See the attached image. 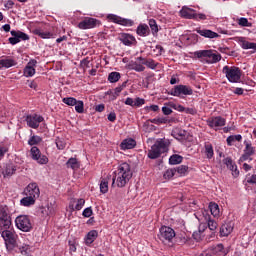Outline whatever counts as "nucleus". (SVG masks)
Returning <instances> with one entry per match:
<instances>
[{
  "instance_id": "nucleus-9",
  "label": "nucleus",
  "mask_w": 256,
  "mask_h": 256,
  "mask_svg": "<svg viewBox=\"0 0 256 256\" xmlns=\"http://www.w3.org/2000/svg\"><path fill=\"white\" fill-rule=\"evenodd\" d=\"M168 95H172L173 97H181V95H193V89L191 86L187 85H176L168 92Z\"/></svg>"
},
{
  "instance_id": "nucleus-11",
  "label": "nucleus",
  "mask_w": 256,
  "mask_h": 256,
  "mask_svg": "<svg viewBox=\"0 0 256 256\" xmlns=\"http://www.w3.org/2000/svg\"><path fill=\"white\" fill-rule=\"evenodd\" d=\"M107 19L110 20L112 23H116L117 25H123V27H133L135 22L131 19L121 18V16H117L115 14H109Z\"/></svg>"
},
{
  "instance_id": "nucleus-46",
  "label": "nucleus",
  "mask_w": 256,
  "mask_h": 256,
  "mask_svg": "<svg viewBox=\"0 0 256 256\" xmlns=\"http://www.w3.org/2000/svg\"><path fill=\"white\" fill-rule=\"evenodd\" d=\"M109 191V181L107 179H102L100 183V192L105 194Z\"/></svg>"
},
{
  "instance_id": "nucleus-42",
  "label": "nucleus",
  "mask_w": 256,
  "mask_h": 256,
  "mask_svg": "<svg viewBox=\"0 0 256 256\" xmlns=\"http://www.w3.org/2000/svg\"><path fill=\"white\" fill-rule=\"evenodd\" d=\"M149 26L153 35H157V33H159V26L157 25V21H155V19L149 20Z\"/></svg>"
},
{
  "instance_id": "nucleus-36",
  "label": "nucleus",
  "mask_w": 256,
  "mask_h": 256,
  "mask_svg": "<svg viewBox=\"0 0 256 256\" xmlns=\"http://www.w3.org/2000/svg\"><path fill=\"white\" fill-rule=\"evenodd\" d=\"M179 163H183V156L179 154H173L169 158V164L170 165H179Z\"/></svg>"
},
{
  "instance_id": "nucleus-52",
  "label": "nucleus",
  "mask_w": 256,
  "mask_h": 256,
  "mask_svg": "<svg viewBox=\"0 0 256 256\" xmlns=\"http://www.w3.org/2000/svg\"><path fill=\"white\" fill-rule=\"evenodd\" d=\"M241 47L242 49H253L255 47V43L249 41H242Z\"/></svg>"
},
{
  "instance_id": "nucleus-37",
  "label": "nucleus",
  "mask_w": 256,
  "mask_h": 256,
  "mask_svg": "<svg viewBox=\"0 0 256 256\" xmlns=\"http://www.w3.org/2000/svg\"><path fill=\"white\" fill-rule=\"evenodd\" d=\"M35 201H36V199L32 198V196H26L21 199L20 203L24 207H31V205H35Z\"/></svg>"
},
{
  "instance_id": "nucleus-41",
  "label": "nucleus",
  "mask_w": 256,
  "mask_h": 256,
  "mask_svg": "<svg viewBox=\"0 0 256 256\" xmlns=\"http://www.w3.org/2000/svg\"><path fill=\"white\" fill-rule=\"evenodd\" d=\"M242 139L243 136H241V134L231 135L226 139L227 145L231 146L233 143H235V141H241Z\"/></svg>"
},
{
  "instance_id": "nucleus-61",
  "label": "nucleus",
  "mask_w": 256,
  "mask_h": 256,
  "mask_svg": "<svg viewBox=\"0 0 256 256\" xmlns=\"http://www.w3.org/2000/svg\"><path fill=\"white\" fill-rule=\"evenodd\" d=\"M124 103L125 105H129L130 107H135V100H133V98H126Z\"/></svg>"
},
{
  "instance_id": "nucleus-57",
  "label": "nucleus",
  "mask_w": 256,
  "mask_h": 256,
  "mask_svg": "<svg viewBox=\"0 0 256 256\" xmlns=\"http://www.w3.org/2000/svg\"><path fill=\"white\" fill-rule=\"evenodd\" d=\"M141 105H145V99L137 97L134 100V107H141Z\"/></svg>"
},
{
  "instance_id": "nucleus-54",
  "label": "nucleus",
  "mask_w": 256,
  "mask_h": 256,
  "mask_svg": "<svg viewBox=\"0 0 256 256\" xmlns=\"http://www.w3.org/2000/svg\"><path fill=\"white\" fill-rule=\"evenodd\" d=\"M192 237H193V239H195V241H201V239H202L201 225L199 226L198 231L193 232Z\"/></svg>"
},
{
  "instance_id": "nucleus-59",
  "label": "nucleus",
  "mask_w": 256,
  "mask_h": 256,
  "mask_svg": "<svg viewBox=\"0 0 256 256\" xmlns=\"http://www.w3.org/2000/svg\"><path fill=\"white\" fill-rule=\"evenodd\" d=\"M125 85H127V82H124L122 84V86L116 87L114 90V95H116V97H119V93H121V91H123V87H125Z\"/></svg>"
},
{
  "instance_id": "nucleus-18",
  "label": "nucleus",
  "mask_w": 256,
  "mask_h": 256,
  "mask_svg": "<svg viewBox=\"0 0 256 256\" xmlns=\"http://www.w3.org/2000/svg\"><path fill=\"white\" fill-rule=\"evenodd\" d=\"M208 125L211 127V129H217L219 127H224L225 125V118L221 116H217L214 118H210L207 120Z\"/></svg>"
},
{
  "instance_id": "nucleus-49",
  "label": "nucleus",
  "mask_w": 256,
  "mask_h": 256,
  "mask_svg": "<svg viewBox=\"0 0 256 256\" xmlns=\"http://www.w3.org/2000/svg\"><path fill=\"white\" fill-rule=\"evenodd\" d=\"M175 173H177V169L175 168L166 170L164 173V179H173V177H175Z\"/></svg>"
},
{
  "instance_id": "nucleus-29",
  "label": "nucleus",
  "mask_w": 256,
  "mask_h": 256,
  "mask_svg": "<svg viewBox=\"0 0 256 256\" xmlns=\"http://www.w3.org/2000/svg\"><path fill=\"white\" fill-rule=\"evenodd\" d=\"M74 203H75V200H72L69 205V207L72 209V211H75V210L81 211L83 209V206L85 205V199H83V198L78 199L75 207L73 206Z\"/></svg>"
},
{
  "instance_id": "nucleus-48",
  "label": "nucleus",
  "mask_w": 256,
  "mask_h": 256,
  "mask_svg": "<svg viewBox=\"0 0 256 256\" xmlns=\"http://www.w3.org/2000/svg\"><path fill=\"white\" fill-rule=\"evenodd\" d=\"M63 103H65V105H69L70 107H75V105L77 104V99H75L74 97H66L62 99Z\"/></svg>"
},
{
  "instance_id": "nucleus-8",
  "label": "nucleus",
  "mask_w": 256,
  "mask_h": 256,
  "mask_svg": "<svg viewBox=\"0 0 256 256\" xmlns=\"http://www.w3.org/2000/svg\"><path fill=\"white\" fill-rule=\"evenodd\" d=\"M158 237L162 243H171L175 237V230L169 226H162Z\"/></svg>"
},
{
  "instance_id": "nucleus-1",
  "label": "nucleus",
  "mask_w": 256,
  "mask_h": 256,
  "mask_svg": "<svg viewBox=\"0 0 256 256\" xmlns=\"http://www.w3.org/2000/svg\"><path fill=\"white\" fill-rule=\"evenodd\" d=\"M131 177H133L131 165H129L127 162H124L119 165L117 172H115V176L112 179V186L115 185L116 181L117 187H125L131 180Z\"/></svg>"
},
{
  "instance_id": "nucleus-15",
  "label": "nucleus",
  "mask_w": 256,
  "mask_h": 256,
  "mask_svg": "<svg viewBox=\"0 0 256 256\" xmlns=\"http://www.w3.org/2000/svg\"><path fill=\"white\" fill-rule=\"evenodd\" d=\"M31 153V157L34 161H37V163H39V165H47L49 163V158H47V156H42L41 159L37 158L39 156V154L41 153V150H39V148H37L36 146H33L30 150Z\"/></svg>"
},
{
  "instance_id": "nucleus-12",
  "label": "nucleus",
  "mask_w": 256,
  "mask_h": 256,
  "mask_svg": "<svg viewBox=\"0 0 256 256\" xmlns=\"http://www.w3.org/2000/svg\"><path fill=\"white\" fill-rule=\"evenodd\" d=\"M25 121L28 127H31V129H39V125L43 123L44 118L41 115L32 114V115H27Z\"/></svg>"
},
{
  "instance_id": "nucleus-20",
  "label": "nucleus",
  "mask_w": 256,
  "mask_h": 256,
  "mask_svg": "<svg viewBox=\"0 0 256 256\" xmlns=\"http://www.w3.org/2000/svg\"><path fill=\"white\" fill-rule=\"evenodd\" d=\"M196 32L198 35H201V37H205L206 39H217V37H219L216 32L209 29H196Z\"/></svg>"
},
{
  "instance_id": "nucleus-5",
  "label": "nucleus",
  "mask_w": 256,
  "mask_h": 256,
  "mask_svg": "<svg viewBox=\"0 0 256 256\" xmlns=\"http://www.w3.org/2000/svg\"><path fill=\"white\" fill-rule=\"evenodd\" d=\"M222 72L230 83H239L241 81L242 72L237 66H224Z\"/></svg>"
},
{
  "instance_id": "nucleus-17",
  "label": "nucleus",
  "mask_w": 256,
  "mask_h": 256,
  "mask_svg": "<svg viewBox=\"0 0 256 256\" xmlns=\"http://www.w3.org/2000/svg\"><path fill=\"white\" fill-rule=\"evenodd\" d=\"M180 16L183 19H197V12L193 8L183 6L180 10Z\"/></svg>"
},
{
  "instance_id": "nucleus-63",
  "label": "nucleus",
  "mask_w": 256,
  "mask_h": 256,
  "mask_svg": "<svg viewBox=\"0 0 256 256\" xmlns=\"http://www.w3.org/2000/svg\"><path fill=\"white\" fill-rule=\"evenodd\" d=\"M247 183L250 185H256V175H252L250 178H248Z\"/></svg>"
},
{
  "instance_id": "nucleus-28",
  "label": "nucleus",
  "mask_w": 256,
  "mask_h": 256,
  "mask_svg": "<svg viewBox=\"0 0 256 256\" xmlns=\"http://www.w3.org/2000/svg\"><path fill=\"white\" fill-rule=\"evenodd\" d=\"M149 31V26H147V24H140L137 27L136 33L140 37H147V35H149Z\"/></svg>"
},
{
  "instance_id": "nucleus-31",
  "label": "nucleus",
  "mask_w": 256,
  "mask_h": 256,
  "mask_svg": "<svg viewBox=\"0 0 256 256\" xmlns=\"http://www.w3.org/2000/svg\"><path fill=\"white\" fill-rule=\"evenodd\" d=\"M129 69L137 71V73H142V71H145V66L141 65V63H138L137 61H131L129 63Z\"/></svg>"
},
{
  "instance_id": "nucleus-38",
  "label": "nucleus",
  "mask_w": 256,
  "mask_h": 256,
  "mask_svg": "<svg viewBox=\"0 0 256 256\" xmlns=\"http://www.w3.org/2000/svg\"><path fill=\"white\" fill-rule=\"evenodd\" d=\"M34 35H38V37H41L42 39H51L53 37V34L50 32H43L41 29H35L33 30Z\"/></svg>"
},
{
  "instance_id": "nucleus-13",
  "label": "nucleus",
  "mask_w": 256,
  "mask_h": 256,
  "mask_svg": "<svg viewBox=\"0 0 256 256\" xmlns=\"http://www.w3.org/2000/svg\"><path fill=\"white\" fill-rule=\"evenodd\" d=\"M245 149L243 155L240 157V161H253V155H255V147L251 145L247 140L244 141Z\"/></svg>"
},
{
  "instance_id": "nucleus-27",
  "label": "nucleus",
  "mask_w": 256,
  "mask_h": 256,
  "mask_svg": "<svg viewBox=\"0 0 256 256\" xmlns=\"http://www.w3.org/2000/svg\"><path fill=\"white\" fill-rule=\"evenodd\" d=\"M210 251L212 252L213 255H221V253L227 255V253H229V251L225 250L223 244H218L216 246L210 247Z\"/></svg>"
},
{
  "instance_id": "nucleus-7",
  "label": "nucleus",
  "mask_w": 256,
  "mask_h": 256,
  "mask_svg": "<svg viewBox=\"0 0 256 256\" xmlns=\"http://www.w3.org/2000/svg\"><path fill=\"white\" fill-rule=\"evenodd\" d=\"M2 239L5 241V245L7 249H15L17 247V234H15V230L8 229L0 232Z\"/></svg>"
},
{
  "instance_id": "nucleus-62",
  "label": "nucleus",
  "mask_w": 256,
  "mask_h": 256,
  "mask_svg": "<svg viewBox=\"0 0 256 256\" xmlns=\"http://www.w3.org/2000/svg\"><path fill=\"white\" fill-rule=\"evenodd\" d=\"M162 112L164 115H171L173 113V110H171V108L164 106L162 107Z\"/></svg>"
},
{
  "instance_id": "nucleus-35",
  "label": "nucleus",
  "mask_w": 256,
  "mask_h": 256,
  "mask_svg": "<svg viewBox=\"0 0 256 256\" xmlns=\"http://www.w3.org/2000/svg\"><path fill=\"white\" fill-rule=\"evenodd\" d=\"M15 65H17V63H15V60L13 59L0 60V69H3V67H5V69H9V67H13Z\"/></svg>"
},
{
  "instance_id": "nucleus-2",
  "label": "nucleus",
  "mask_w": 256,
  "mask_h": 256,
  "mask_svg": "<svg viewBox=\"0 0 256 256\" xmlns=\"http://www.w3.org/2000/svg\"><path fill=\"white\" fill-rule=\"evenodd\" d=\"M169 145H171V142L167 139L157 140L148 151L149 159H159L162 153H167V151H169Z\"/></svg>"
},
{
  "instance_id": "nucleus-39",
  "label": "nucleus",
  "mask_w": 256,
  "mask_h": 256,
  "mask_svg": "<svg viewBox=\"0 0 256 256\" xmlns=\"http://www.w3.org/2000/svg\"><path fill=\"white\" fill-rule=\"evenodd\" d=\"M66 166L68 167V169H73L74 171L79 169L80 165H79V161H77V158H70L67 162H66Z\"/></svg>"
},
{
  "instance_id": "nucleus-3",
  "label": "nucleus",
  "mask_w": 256,
  "mask_h": 256,
  "mask_svg": "<svg viewBox=\"0 0 256 256\" xmlns=\"http://www.w3.org/2000/svg\"><path fill=\"white\" fill-rule=\"evenodd\" d=\"M195 57L201 59L202 63H219L221 61V54L214 53L213 50H200L194 52Z\"/></svg>"
},
{
  "instance_id": "nucleus-14",
  "label": "nucleus",
  "mask_w": 256,
  "mask_h": 256,
  "mask_svg": "<svg viewBox=\"0 0 256 256\" xmlns=\"http://www.w3.org/2000/svg\"><path fill=\"white\" fill-rule=\"evenodd\" d=\"M24 193L27 197H32L33 199H38L39 195H41V191L39 190V186L37 183H30L24 190Z\"/></svg>"
},
{
  "instance_id": "nucleus-34",
  "label": "nucleus",
  "mask_w": 256,
  "mask_h": 256,
  "mask_svg": "<svg viewBox=\"0 0 256 256\" xmlns=\"http://www.w3.org/2000/svg\"><path fill=\"white\" fill-rule=\"evenodd\" d=\"M209 209H210V213H211V215H213V217H219V215L221 213L219 210V204H217L215 202H210Z\"/></svg>"
},
{
  "instance_id": "nucleus-22",
  "label": "nucleus",
  "mask_w": 256,
  "mask_h": 256,
  "mask_svg": "<svg viewBox=\"0 0 256 256\" xmlns=\"http://www.w3.org/2000/svg\"><path fill=\"white\" fill-rule=\"evenodd\" d=\"M233 233V225L231 222L225 223L220 227V237H228Z\"/></svg>"
},
{
  "instance_id": "nucleus-16",
  "label": "nucleus",
  "mask_w": 256,
  "mask_h": 256,
  "mask_svg": "<svg viewBox=\"0 0 256 256\" xmlns=\"http://www.w3.org/2000/svg\"><path fill=\"white\" fill-rule=\"evenodd\" d=\"M119 41H121V43L127 47H131V45H137V39H135V36L129 33H121L119 35Z\"/></svg>"
},
{
  "instance_id": "nucleus-23",
  "label": "nucleus",
  "mask_w": 256,
  "mask_h": 256,
  "mask_svg": "<svg viewBox=\"0 0 256 256\" xmlns=\"http://www.w3.org/2000/svg\"><path fill=\"white\" fill-rule=\"evenodd\" d=\"M167 122H168L167 118H164V117L150 119V120L144 122L143 129H144V131H147V129H149V125H150L149 123H154L155 125H161V124L167 123Z\"/></svg>"
},
{
  "instance_id": "nucleus-40",
  "label": "nucleus",
  "mask_w": 256,
  "mask_h": 256,
  "mask_svg": "<svg viewBox=\"0 0 256 256\" xmlns=\"http://www.w3.org/2000/svg\"><path fill=\"white\" fill-rule=\"evenodd\" d=\"M204 149H205L206 158L213 159V155H215V153L213 151V145L205 144Z\"/></svg>"
},
{
  "instance_id": "nucleus-26",
  "label": "nucleus",
  "mask_w": 256,
  "mask_h": 256,
  "mask_svg": "<svg viewBox=\"0 0 256 256\" xmlns=\"http://www.w3.org/2000/svg\"><path fill=\"white\" fill-rule=\"evenodd\" d=\"M172 136L174 137V139H177L178 141H183V139L187 137V131L180 128H175L172 131Z\"/></svg>"
},
{
  "instance_id": "nucleus-43",
  "label": "nucleus",
  "mask_w": 256,
  "mask_h": 256,
  "mask_svg": "<svg viewBox=\"0 0 256 256\" xmlns=\"http://www.w3.org/2000/svg\"><path fill=\"white\" fill-rule=\"evenodd\" d=\"M119 79H121V74L119 72H111L108 75V81H110V83H117Z\"/></svg>"
},
{
  "instance_id": "nucleus-25",
  "label": "nucleus",
  "mask_w": 256,
  "mask_h": 256,
  "mask_svg": "<svg viewBox=\"0 0 256 256\" xmlns=\"http://www.w3.org/2000/svg\"><path fill=\"white\" fill-rule=\"evenodd\" d=\"M40 213L42 217H49V215H55V207L53 206V204H48L47 206L40 208Z\"/></svg>"
},
{
  "instance_id": "nucleus-10",
  "label": "nucleus",
  "mask_w": 256,
  "mask_h": 256,
  "mask_svg": "<svg viewBox=\"0 0 256 256\" xmlns=\"http://www.w3.org/2000/svg\"><path fill=\"white\" fill-rule=\"evenodd\" d=\"M101 21L97 18L85 17L81 22H79L78 27L80 29H95V27H100Z\"/></svg>"
},
{
  "instance_id": "nucleus-6",
  "label": "nucleus",
  "mask_w": 256,
  "mask_h": 256,
  "mask_svg": "<svg viewBox=\"0 0 256 256\" xmlns=\"http://www.w3.org/2000/svg\"><path fill=\"white\" fill-rule=\"evenodd\" d=\"M15 225L17 229H19V231H23V233H30V231H33V223L28 215L17 216L15 219Z\"/></svg>"
},
{
  "instance_id": "nucleus-47",
  "label": "nucleus",
  "mask_w": 256,
  "mask_h": 256,
  "mask_svg": "<svg viewBox=\"0 0 256 256\" xmlns=\"http://www.w3.org/2000/svg\"><path fill=\"white\" fill-rule=\"evenodd\" d=\"M41 141H43V139L40 136H32L28 140V145L33 147V145H39V143H41Z\"/></svg>"
},
{
  "instance_id": "nucleus-33",
  "label": "nucleus",
  "mask_w": 256,
  "mask_h": 256,
  "mask_svg": "<svg viewBox=\"0 0 256 256\" xmlns=\"http://www.w3.org/2000/svg\"><path fill=\"white\" fill-rule=\"evenodd\" d=\"M12 37H17L19 41H29V35L25 34V32L21 31H11Z\"/></svg>"
},
{
  "instance_id": "nucleus-56",
  "label": "nucleus",
  "mask_w": 256,
  "mask_h": 256,
  "mask_svg": "<svg viewBox=\"0 0 256 256\" xmlns=\"http://www.w3.org/2000/svg\"><path fill=\"white\" fill-rule=\"evenodd\" d=\"M56 146H57V149L63 150V149H65L66 144L62 139L58 138V139H56Z\"/></svg>"
},
{
  "instance_id": "nucleus-30",
  "label": "nucleus",
  "mask_w": 256,
  "mask_h": 256,
  "mask_svg": "<svg viewBox=\"0 0 256 256\" xmlns=\"http://www.w3.org/2000/svg\"><path fill=\"white\" fill-rule=\"evenodd\" d=\"M98 235L99 233L97 232V230H92L88 232L85 238L86 245H91V243H93L95 239H97Z\"/></svg>"
},
{
  "instance_id": "nucleus-4",
  "label": "nucleus",
  "mask_w": 256,
  "mask_h": 256,
  "mask_svg": "<svg viewBox=\"0 0 256 256\" xmlns=\"http://www.w3.org/2000/svg\"><path fill=\"white\" fill-rule=\"evenodd\" d=\"M13 229V221L11 218V213L9 212V207L6 205L0 206V232Z\"/></svg>"
},
{
  "instance_id": "nucleus-53",
  "label": "nucleus",
  "mask_w": 256,
  "mask_h": 256,
  "mask_svg": "<svg viewBox=\"0 0 256 256\" xmlns=\"http://www.w3.org/2000/svg\"><path fill=\"white\" fill-rule=\"evenodd\" d=\"M238 25H240L241 27H251V23H249V20L243 17L239 19Z\"/></svg>"
},
{
  "instance_id": "nucleus-45",
  "label": "nucleus",
  "mask_w": 256,
  "mask_h": 256,
  "mask_svg": "<svg viewBox=\"0 0 256 256\" xmlns=\"http://www.w3.org/2000/svg\"><path fill=\"white\" fill-rule=\"evenodd\" d=\"M175 169H176V173H178V175L183 177L184 175L187 174V171H189V166H187V165H180V166H178Z\"/></svg>"
},
{
  "instance_id": "nucleus-55",
  "label": "nucleus",
  "mask_w": 256,
  "mask_h": 256,
  "mask_svg": "<svg viewBox=\"0 0 256 256\" xmlns=\"http://www.w3.org/2000/svg\"><path fill=\"white\" fill-rule=\"evenodd\" d=\"M83 217L89 218L91 215H93V209L91 207H88L83 210L82 212Z\"/></svg>"
},
{
  "instance_id": "nucleus-24",
  "label": "nucleus",
  "mask_w": 256,
  "mask_h": 256,
  "mask_svg": "<svg viewBox=\"0 0 256 256\" xmlns=\"http://www.w3.org/2000/svg\"><path fill=\"white\" fill-rule=\"evenodd\" d=\"M137 145V142L133 138L125 139L120 144V147L122 151H126V149H134V147Z\"/></svg>"
},
{
  "instance_id": "nucleus-60",
  "label": "nucleus",
  "mask_w": 256,
  "mask_h": 256,
  "mask_svg": "<svg viewBox=\"0 0 256 256\" xmlns=\"http://www.w3.org/2000/svg\"><path fill=\"white\" fill-rule=\"evenodd\" d=\"M8 41L11 45H17V43H20L19 38L16 36L10 37Z\"/></svg>"
},
{
  "instance_id": "nucleus-19",
  "label": "nucleus",
  "mask_w": 256,
  "mask_h": 256,
  "mask_svg": "<svg viewBox=\"0 0 256 256\" xmlns=\"http://www.w3.org/2000/svg\"><path fill=\"white\" fill-rule=\"evenodd\" d=\"M224 165H226L227 169L232 171L233 177H239V170L237 169V164L233 162V159L227 157L223 160Z\"/></svg>"
},
{
  "instance_id": "nucleus-44",
  "label": "nucleus",
  "mask_w": 256,
  "mask_h": 256,
  "mask_svg": "<svg viewBox=\"0 0 256 256\" xmlns=\"http://www.w3.org/2000/svg\"><path fill=\"white\" fill-rule=\"evenodd\" d=\"M76 113H84L85 112V104L82 100H76V104H74Z\"/></svg>"
},
{
  "instance_id": "nucleus-32",
  "label": "nucleus",
  "mask_w": 256,
  "mask_h": 256,
  "mask_svg": "<svg viewBox=\"0 0 256 256\" xmlns=\"http://www.w3.org/2000/svg\"><path fill=\"white\" fill-rule=\"evenodd\" d=\"M16 171H17V168L15 167V165L7 164L3 171V175L4 177H11V175H14Z\"/></svg>"
},
{
  "instance_id": "nucleus-58",
  "label": "nucleus",
  "mask_w": 256,
  "mask_h": 256,
  "mask_svg": "<svg viewBox=\"0 0 256 256\" xmlns=\"http://www.w3.org/2000/svg\"><path fill=\"white\" fill-rule=\"evenodd\" d=\"M171 107L176 111H180V113H185V107L182 105L172 104Z\"/></svg>"
},
{
  "instance_id": "nucleus-21",
  "label": "nucleus",
  "mask_w": 256,
  "mask_h": 256,
  "mask_svg": "<svg viewBox=\"0 0 256 256\" xmlns=\"http://www.w3.org/2000/svg\"><path fill=\"white\" fill-rule=\"evenodd\" d=\"M35 65H37V60H31L27 64V66L24 68V75L26 77H33V75H35V69L33 68Z\"/></svg>"
},
{
  "instance_id": "nucleus-50",
  "label": "nucleus",
  "mask_w": 256,
  "mask_h": 256,
  "mask_svg": "<svg viewBox=\"0 0 256 256\" xmlns=\"http://www.w3.org/2000/svg\"><path fill=\"white\" fill-rule=\"evenodd\" d=\"M207 223L210 231H215L217 229V222L211 219V217L208 218Z\"/></svg>"
},
{
  "instance_id": "nucleus-64",
  "label": "nucleus",
  "mask_w": 256,
  "mask_h": 256,
  "mask_svg": "<svg viewBox=\"0 0 256 256\" xmlns=\"http://www.w3.org/2000/svg\"><path fill=\"white\" fill-rule=\"evenodd\" d=\"M115 119H117V115L115 114V112H111L108 115V121H111V123H113L115 121Z\"/></svg>"
},
{
  "instance_id": "nucleus-51",
  "label": "nucleus",
  "mask_w": 256,
  "mask_h": 256,
  "mask_svg": "<svg viewBox=\"0 0 256 256\" xmlns=\"http://www.w3.org/2000/svg\"><path fill=\"white\" fill-rule=\"evenodd\" d=\"M144 65L149 69H157V63H155V60L153 59H147L146 62H144Z\"/></svg>"
}]
</instances>
